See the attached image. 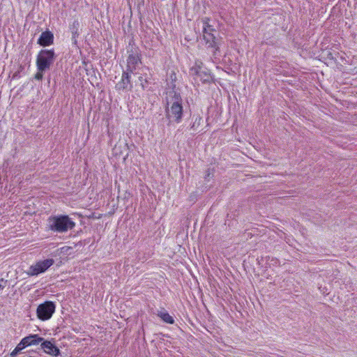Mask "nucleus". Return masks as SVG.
Listing matches in <instances>:
<instances>
[{
  "label": "nucleus",
  "instance_id": "f8f14e48",
  "mask_svg": "<svg viewBox=\"0 0 357 357\" xmlns=\"http://www.w3.org/2000/svg\"><path fill=\"white\" fill-rule=\"evenodd\" d=\"M23 340L25 341L24 342L26 347H29L31 345H37L39 343H41L43 341V337L39 336L38 334H31L24 337Z\"/></svg>",
  "mask_w": 357,
  "mask_h": 357
},
{
  "label": "nucleus",
  "instance_id": "2eb2a0df",
  "mask_svg": "<svg viewBox=\"0 0 357 357\" xmlns=\"http://www.w3.org/2000/svg\"><path fill=\"white\" fill-rule=\"evenodd\" d=\"M192 120L193 122L191 126V128L194 130H197L202 124L203 119L200 115H193Z\"/></svg>",
  "mask_w": 357,
  "mask_h": 357
},
{
  "label": "nucleus",
  "instance_id": "7ed1b4c3",
  "mask_svg": "<svg viewBox=\"0 0 357 357\" xmlns=\"http://www.w3.org/2000/svg\"><path fill=\"white\" fill-rule=\"evenodd\" d=\"M56 54L53 49H43L36 56L37 70L47 71L50 69L56 59Z\"/></svg>",
  "mask_w": 357,
  "mask_h": 357
},
{
  "label": "nucleus",
  "instance_id": "aec40b11",
  "mask_svg": "<svg viewBox=\"0 0 357 357\" xmlns=\"http://www.w3.org/2000/svg\"><path fill=\"white\" fill-rule=\"evenodd\" d=\"M139 79L140 82H142L143 81V77L142 76H140L139 77ZM146 83H147V81L146 79H145V83L142 82L141 85H142V87L143 89L146 88V84H145Z\"/></svg>",
  "mask_w": 357,
  "mask_h": 357
},
{
  "label": "nucleus",
  "instance_id": "39448f33",
  "mask_svg": "<svg viewBox=\"0 0 357 357\" xmlns=\"http://www.w3.org/2000/svg\"><path fill=\"white\" fill-rule=\"evenodd\" d=\"M56 303L51 301H46L40 303L36 310L38 318L41 321H47L52 318L55 312Z\"/></svg>",
  "mask_w": 357,
  "mask_h": 357
},
{
  "label": "nucleus",
  "instance_id": "1a4fd4ad",
  "mask_svg": "<svg viewBox=\"0 0 357 357\" xmlns=\"http://www.w3.org/2000/svg\"><path fill=\"white\" fill-rule=\"evenodd\" d=\"M40 346L44 352L50 356H58L61 354L60 349L51 341L43 340Z\"/></svg>",
  "mask_w": 357,
  "mask_h": 357
},
{
  "label": "nucleus",
  "instance_id": "f03ea898",
  "mask_svg": "<svg viewBox=\"0 0 357 357\" xmlns=\"http://www.w3.org/2000/svg\"><path fill=\"white\" fill-rule=\"evenodd\" d=\"M76 224L68 215H51L47 219L49 229L56 233H65L74 229Z\"/></svg>",
  "mask_w": 357,
  "mask_h": 357
},
{
  "label": "nucleus",
  "instance_id": "4be33fe9",
  "mask_svg": "<svg viewBox=\"0 0 357 357\" xmlns=\"http://www.w3.org/2000/svg\"><path fill=\"white\" fill-rule=\"evenodd\" d=\"M210 175H211L210 169H208L206 174V178L208 176H210Z\"/></svg>",
  "mask_w": 357,
  "mask_h": 357
},
{
  "label": "nucleus",
  "instance_id": "f257e3e1",
  "mask_svg": "<svg viewBox=\"0 0 357 357\" xmlns=\"http://www.w3.org/2000/svg\"><path fill=\"white\" fill-rule=\"evenodd\" d=\"M166 106L165 109L167 125L180 123L183 118L184 111L183 99L179 92L174 90L169 91L165 98Z\"/></svg>",
  "mask_w": 357,
  "mask_h": 357
},
{
  "label": "nucleus",
  "instance_id": "4468645a",
  "mask_svg": "<svg viewBox=\"0 0 357 357\" xmlns=\"http://www.w3.org/2000/svg\"><path fill=\"white\" fill-rule=\"evenodd\" d=\"M203 22V33H213L215 29L209 24V19L205 18L202 20Z\"/></svg>",
  "mask_w": 357,
  "mask_h": 357
},
{
  "label": "nucleus",
  "instance_id": "dca6fc26",
  "mask_svg": "<svg viewBox=\"0 0 357 357\" xmlns=\"http://www.w3.org/2000/svg\"><path fill=\"white\" fill-rule=\"evenodd\" d=\"M25 341H24L23 338L21 340V341L17 344V345L16 346V348L17 349V350H19L20 351H21L22 350H23L24 349H25L26 347L25 342Z\"/></svg>",
  "mask_w": 357,
  "mask_h": 357
},
{
  "label": "nucleus",
  "instance_id": "20e7f679",
  "mask_svg": "<svg viewBox=\"0 0 357 357\" xmlns=\"http://www.w3.org/2000/svg\"><path fill=\"white\" fill-rule=\"evenodd\" d=\"M189 73L195 82L209 83L213 80L210 71L204 66L201 61H196L195 65L190 68Z\"/></svg>",
  "mask_w": 357,
  "mask_h": 357
},
{
  "label": "nucleus",
  "instance_id": "9d476101",
  "mask_svg": "<svg viewBox=\"0 0 357 357\" xmlns=\"http://www.w3.org/2000/svg\"><path fill=\"white\" fill-rule=\"evenodd\" d=\"M38 44L42 47L50 46L54 43V35L50 31H43L38 39Z\"/></svg>",
  "mask_w": 357,
  "mask_h": 357
},
{
  "label": "nucleus",
  "instance_id": "0eeeda50",
  "mask_svg": "<svg viewBox=\"0 0 357 357\" xmlns=\"http://www.w3.org/2000/svg\"><path fill=\"white\" fill-rule=\"evenodd\" d=\"M130 73L124 70L123 71L121 80L116 83L115 89L118 91H129L132 89V84L131 82Z\"/></svg>",
  "mask_w": 357,
  "mask_h": 357
},
{
  "label": "nucleus",
  "instance_id": "9b49d317",
  "mask_svg": "<svg viewBox=\"0 0 357 357\" xmlns=\"http://www.w3.org/2000/svg\"><path fill=\"white\" fill-rule=\"evenodd\" d=\"M204 39L205 40L206 43L208 45V47H212L214 49L213 50V55L217 56L218 52H219V47L217 45L216 39L213 33H204Z\"/></svg>",
  "mask_w": 357,
  "mask_h": 357
},
{
  "label": "nucleus",
  "instance_id": "ddd939ff",
  "mask_svg": "<svg viewBox=\"0 0 357 357\" xmlns=\"http://www.w3.org/2000/svg\"><path fill=\"white\" fill-rule=\"evenodd\" d=\"M156 315L165 323L168 324H174L175 320L172 316L164 308L158 310Z\"/></svg>",
  "mask_w": 357,
  "mask_h": 357
},
{
  "label": "nucleus",
  "instance_id": "423d86ee",
  "mask_svg": "<svg viewBox=\"0 0 357 357\" xmlns=\"http://www.w3.org/2000/svg\"><path fill=\"white\" fill-rule=\"evenodd\" d=\"M54 263L53 259H47L37 261L35 264L31 265L26 271L29 276H37L39 274L45 273Z\"/></svg>",
  "mask_w": 357,
  "mask_h": 357
},
{
  "label": "nucleus",
  "instance_id": "f3484780",
  "mask_svg": "<svg viewBox=\"0 0 357 357\" xmlns=\"http://www.w3.org/2000/svg\"><path fill=\"white\" fill-rule=\"evenodd\" d=\"M46 71L37 70V73L35 75V79L38 81L42 80L43 78V74Z\"/></svg>",
  "mask_w": 357,
  "mask_h": 357
},
{
  "label": "nucleus",
  "instance_id": "6e6552de",
  "mask_svg": "<svg viewBox=\"0 0 357 357\" xmlns=\"http://www.w3.org/2000/svg\"><path fill=\"white\" fill-rule=\"evenodd\" d=\"M140 62V57L138 52H132L127 59L126 71L133 73L137 68V64Z\"/></svg>",
  "mask_w": 357,
  "mask_h": 357
},
{
  "label": "nucleus",
  "instance_id": "a211bd4d",
  "mask_svg": "<svg viewBox=\"0 0 357 357\" xmlns=\"http://www.w3.org/2000/svg\"><path fill=\"white\" fill-rule=\"evenodd\" d=\"M6 283L7 280H5L3 279L0 280V293L5 288Z\"/></svg>",
  "mask_w": 357,
  "mask_h": 357
},
{
  "label": "nucleus",
  "instance_id": "412c9836",
  "mask_svg": "<svg viewBox=\"0 0 357 357\" xmlns=\"http://www.w3.org/2000/svg\"><path fill=\"white\" fill-rule=\"evenodd\" d=\"M170 78L172 81H174L176 79V74L175 73H172L170 75Z\"/></svg>",
  "mask_w": 357,
  "mask_h": 357
},
{
  "label": "nucleus",
  "instance_id": "6ab92c4d",
  "mask_svg": "<svg viewBox=\"0 0 357 357\" xmlns=\"http://www.w3.org/2000/svg\"><path fill=\"white\" fill-rule=\"evenodd\" d=\"M20 351L15 347L10 353L11 357H15Z\"/></svg>",
  "mask_w": 357,
  "mask_h": 357
}]
</instances>
